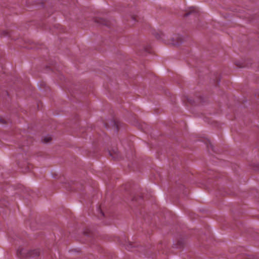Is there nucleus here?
<instances>
[{"label": "nucleus", "instance_id": "obj_1", "mask_svg": "<svg viewBox=\"0 0 259 259\" xmlns=\"http://www.w3.org/2000/svg\"><path fill=\"white\" fill-rule=\"evenodd\" d=\"M183 41L182 37L181 35L176 34L174 36H170L169 40L168 42L172 45H178Z\"/></svg>", "mask_w": 259, "mask_h": 259}, {"label": "nucleus", "instance_id": "obj_2", "mask_svg": "<svg viewBox=\"0 0 259 259\" xmlns=\"http://www.w3.org/2000/svg\"><path fill=\"white\" fill-rule=\"evenodd\" d=\"M52 140V137L51 135H47L42 138V141L45 143H48Z\"/></svg>", "mask_w": 259, "mask_h": 259}, {"label": "nucleus", "instance_id": "obj_3", "mask_svg": "<svg viewBox=\"0 0 259 259\" xmlns=\"http://www.w3.org/2000/svg\"><path fill=\"white\" fill-rule=\"evenodd\" d=\"M219 193H220V194L221 195H223L224 194L223 193L221 192V190H219Z\"/></svg>", "mask_w": 259, "mask_h": 259}, {"label": "nucleus", "instance_id": "obj_4", "mask_svg": "<svg viewBox=\"0 0 259 259\" xmlns=\"http://www.w3.org/2000/svg\"><path fill=\"white\" fill-rule=\"evenodd\" d=\"M110 155L112 156V153L111 152L109 153Z\"/></svg>", "mask_w": 259, "mask_h": 259}]
</instances>
